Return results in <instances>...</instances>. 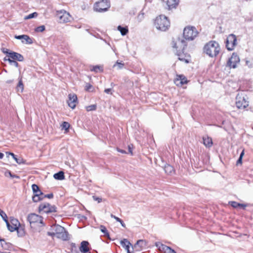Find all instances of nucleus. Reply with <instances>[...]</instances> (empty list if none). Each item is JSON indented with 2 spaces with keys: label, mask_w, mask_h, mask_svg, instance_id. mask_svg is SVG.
Listing matches in <instances>:
<instances>
[{
  "label": "nucleus",
  "mask_w": 253,
  "mask_h": 253,
  "mask_svg": "<svg viewBox=\"0 0 253 253\" xmlns=\"http://www.w3.org/2000/svg\"><path fill=\"white\" fill-rule=\"evenodd\" d=\"M178 59H179L180 60H183V59L182 58H180V57H179Z\"/></svg>",
  "instance_id": "61"
},
{
  "label": "nucleus",
  "mask_w": 253,
  "mask_h": 253,
  "mask_svg": "<svg viewBox=\"0 0 253 253\" xmlns=\"http://www.w3.org/2000/svg\"><path fill=\"white\" fill-rule=\"evenodd\" d=\"M92 87V85L89 84H87L85 86V89L87 91H89L90 88Z\"/></svg>",
  "instance_id": "49"
},
{
  "label": "nucleus",
  "mask_w": 253,
  "mask_h": 253,
  "mask_svg": "<svg viewBox=\"0 0 253 253\" xmlns=\"http://www.w3.org/2000/svg\"><path fill=\"white\" fill-rule=\"evenodd\" d=\"M220 49L218 43L214 41L209 42L205 45L204 48V52L211 57L216 56Z\"/></svg>",
  "instance_id": "1"
},
{
  "label": "nucleus",
  "mask_w": 253,
  "mask_h": 253,
  "mask_svg": "<svg viewBox=\"0 0 253 253\" xmlns=\"http://www.w3.org/2000/svg\"><path fill=\"white\" fill-rule=\"evenodd\" d=\"M0 241L2 247L3 248H9L11 246L10 244L6 243L3 239H0Z\"/></svg>",
  "instance_id": "32"
},
{
  "label": "nucleus",
  "mask_w": 253,
  "mask_h": 253,
  "mask_svg": "<svg viewBox=\"0 0 253 253\" xmlns=\"http://www.w3.org/2000/svg\"><path fill=\"white\" fill-rule=\"evenodd\" d=\"M244 155V150H243L241 153L240 154V158H243V156Z\"/></svg>",
  "instance_id": "56"
},
{
  "label": "nucleus",
  "mask_w": 253,
  "mask_h": 253,
  "mask_svg": "<svg viewBox=\"0 0 253 253\" xmlns=\"http://www.w3.org/2000/svg\"><path fill=\"white\" fill-rule=\"evenodd\" d=\"M45 30V27L43 25L40 26L36 28V31L37 32H42Z\"/></svg>",
  "instance_id": "38"
},
{
  "label": "nucleus",
  "mask_w": 253,
  "mask_h": 253,
  "mask_svg": "<svg viewBox=\"0 0 253 253\" xmlns=\"http://www.w3.org/2000/svg\"><path fill=\"white\" fill-rule=\"evenodd\" d=\"M240 206H239V207H240L243 209H245V208L247 207V205H245V204H240Z\"/></svg>",
  "instance_id": "53"
},
{
  "label": "nucleus",
  "mask_w": 253,
  "mask_h": 253,
  "mask_svg": "<svg viewBox=\"0 0 253 253\" xmlns=\"http://www.w3.org/2000/svg\"><path fill=\"white\" fill-rule=\"evenodd\" d=\"M155 25L157 29L166 31L169 27L170 22L166 16L160 15L156 18Z\"/></svg>",
  "instance_id": "2"
},
{
  "label": "nucleus",
  "mask_w": 253,
  "mask_h": 253,
  "mask_svg": "<svg viewBox=\"0 0 253 253\" xmlns=\"http://www.w3.org/2000/svg\"><path fill=\"white\" fill-rule=\"evenodd\" d=\"M179 3V0H168L167 4L169 10L175 8Z\"/></svg>",
  "instance_id": "21"
},
{
  "label": "nucleus",
  "mask_w": 253,
  "mask_h": 253,
  "mask_svg": "<svg viewBox=\"0 0 253 253\" xmlns=\"http://www.w3.org/2000/svg\"><path fill=\"white\" fill-rule=\"evenodd\" d=\"M91 71H94L95 72H98V71L102 72L103 71V68L101 66L96 65L93 66L92 68L90 69Z\"/></svg>",
  "instance_id": "28"
},
{
  "label": "nucleus",
  "mask_w": 253,
  "mask_h": 253,
  "mask_svg": "<svg viewBox=\"0 0 253 253\" xmlns=\"http://www.w3.org/2000/svg\"><path fill=\"white\" fill-rule=\"evenodd\" d=\"M246 63H247V64H248V61H247Z\"/></svg>",
  "instance_id": "64"
},
{
  "label": "nucleus",
  "mask_w": 253,
  "mask_h": 253,
  "mask_svg": "<svg viewBox=\"0 0 253 253\" xmlns=\"http://www.w3.org/2000/svg\"><path fill=\"white\" fill-rule=\"evenodd\" d=\"M117 151L122 154H126V151L124 150H122V149H121L120 148H117Z\"/></svg>",
  "instance_id": "50"
},
{
  "label": "nucleus",
  "mask_w": 253,
  "mask_h": 253,
  "mask_svg": "<svg viewBox=\"0 0 253 253\" xmlns=\"http://www.w3.org/2000/svg\"><path fill=\"white\" fill-rule=\"evenodd\" d=\"M4 61L8 60V59H7V58H6V57H5V58H4Z\"/></svg>",
  "instance_id": "60"
},
{
  "label": "nucleus",
  "mask_w": 253,
  "mask_h": 253,
  "mask_svg": "<svg viewBox=\"0 0 253 253\" xmlns=\"http://www.w3.org/2000/svg\"><path fill=\"white\" fill-rule=\"evenodd\" d=\"M56 16L60 23H67L70 21L71 16L70 14L65 10L57 11Z\"/></svg>",
  "instance_id": "7"
},
{
  "label": "nucleus",
  "mask_w": 253,
  "mask_h": 253,
  "mask_svg": "<svg viewBox=\"0 0 253 253\" xmlns=\"http://www.w3.org/2000/svg\"><path fill=\"white\" fill-rule=\"evenodd\" d=\"M47 235H49V236H56V234H55V232H47Z\"/></svg>",
  "instance_id": "51"
},
{
  "label": "nucleus",
  "mask_w": 253,
  "mask_h": 253,
  "mask_svg": "<svg viewBox=\"0 0 253 253\" xmlns=\"http://www.w3.org/2000/svg\"><path fill=\"white\" fill-rule=\"evenodd\" d=\"M203 143L204 145L208 148H210L212 145V141L211 137L209 136H204L203 137Z\"/></svg>",
  "instance_id": "22"
},
{
  "label": "nucleus",
  "mask_w": 253,
  "mask_h": 253,
  "mask_svg": "<svg viewBox=\"0 0 253 253\" xmlns=\"http://www.w3.org/2000/svg\"><path fill=\"white\" fill-rule=\"evenodd\" d=\"M116 66H118L119 69H121L123 68L124 64L120 62H117L114 65V67H115Z\"/></svg>",
  "instance_id": "41"
},
{
  "label": "nucleus",
  "mask_w": 253,
  "mask_h": 253,
  "mask_svg": "<svg viewBox=\"0 0 253 253\" xmlns=\"http://www.w3.org/2000/svg\"><path fill=\"white\" fill-rule=\"evenodd\" d=\"M43 193L39 190L37 191L36 193H34V195L33 196V201L34 202H38L43 199Z\"/></svg>",
  "instance_id": "19"
},
{
  "label": "nucleus",
  "mask_w": 253,
  "mask_h": 253,
  "mask_svg": "<svg viewBox=\"0 0 253 253\" xmlns=\"http://www.w3.org/2000/svg\"><path fill=\"white\" fill-rule=\"evenodd\" d=\"M117 29L120 32L122 36H125L128 32V30L127 27H123L121 26H119Z\"/></svg>",
  "instance_id": "25"
},
{
  "label": "nucleus",
  "mask_w": 253,
  "mask_h": 253,
  "mask_svg": "<svg viewBox=\"0 0 253 253\" xmlns=\"http://www.w3.org/2000/svg\"><path fill=\"white\" fill-rule=\"evenodd\" d=\"M164 170L166 173L171 174L173 172V168L169 165H167L164 167Z\"/></svg>",
  "instance_id": "26"
},
{
  "label": "nucleus",
  "mask_w": 253,
  "mask_h": 253,
  "mask_svg": "<svg viewBox=\"0 0 253 253\" xmlns=\"http://www.w3.org/2000/svg\"><path fill=\"white\" fill-rule=\"evenodd\" d=\"M54 230L57 238L64 241L69 239L68 233L63 227L59 225H56L54 227Z\"/></svg>",
  "instance_id": "5"
},
{
  "label": "nucleus",
  "mask_w": 253,
  "mask_h": 253,
  "mask_svg": "<svg viewBox=\"0 0 253 253\" xmlns=\"http://www.w3.org/2000/svg\"><path fill=\"white\" fill-rule=\"evenodd\" d=\"M38 16V13L37 12H34L29 14L28 16L25 17V19H29L33 18L36 17Z\"/></svg>",
  "instance_id": "33"
},
{
  "label": "nucleus",
  "mask_w": 253,
  "mask_h": 253,
  "mask_svg": "<svg viewBox=\"0 0 253 253\" xmlns=\"http://www.w3.org/2000/svg\"><path fill=\"white\" fill-rule=\"evenodd\" d=\"M8 57L9 58H11L13 60H17L19 61H22L24 60V57L21 54L14 51H10L9 53Z\"/></svg>",
  "instance_id": "18"
},
{
  "label": "nucleus",
  "mask_w": 253,
  "mask_h": 253,
  "mask_svg": "<svg viewBox=\"0 0 253 253\" xmlns=\"http://www.w3.org/2000/svg\"><path fill=\"white\" fill-rule=\"evenodd\" d=\"M4 175L6 177L10 176L11 178H14V177L17 178H19L18 176H17L16 175L12 174L11 173V172L10 171H9V170H6L4 172Z\"/></svg>",
  "instance_id": "31"
},
{
  "label": "nucleus",
  "mask_w": 253,
  "mask_h": 253,
  "mask_svg": "<svg viewBox=\"0 0 253 253\" xmlns=\"http://www.w3.org/2000/svg\"><path fill=\"white\" fill-rule=\"evenodd\" d=\"M69 100L68 101V105L71 108L74 109L77 102V96L75 94H70L69 95Z\"/></svg>",
  "instance_id": "16"
},
{
  "label": "nucleus",
  "mask_w": 253,
  "mask_h": 253,
  "mask_svg": "<svg viewBox=\"0 0 253 253\" xmlns=\"http://www.w3.org/2000/svg\"><path fill=\"white\" fill-rule=\"evenodd\" d=\"M110 7L109 0H102L95 3L94 7L95 11L102 12L107 11Z\"/></svg>",
  "instance_id": "6"
},
{
  "label": "nucleus",
  "mask_w": 253,
  "mask_h": 253,
  "mask_svg": "<svg viewBox=\"0 0 253 253\" xmlns=\"http://www.w3.org/2000/svg\"><path fill=\"white\" fill-rule=\"evenodd\" d=\"M184 60L186 62H188L187 60Z\"/></svg>",
  "instance_id": "63"
},
{
  "label": "nucleus",
  "mask_w": 253,
  "mask_h": 253,
  "mask_svg": "<svg viewBox=\"0 0 253 253\" xmlns=\"http://www.w3.org/2000/svg\"><path fill=\"white\" fill-rule=\"evenodd\" d=\"M100 230L102 233H103L105 234V235L109 236V234L107 232V230L104 226L101 225L100 226Z\"/></svg>",
  "instance_id": "37"
},
{
  "label": "nucleus",
  "mask_w": 253,
  "mask_h": 253,
  "mask_svg": "<svg viewBox=\"0 0 253 253\" xmlns=\"http://www.w3.org/2000/svg\"><path fill=\"white\" fill-rule=\"evenodd\" d=\"M96 109V105H91L86 107V109L87 111H91L95 110Z\"/></svg>",
  "instance_id": "36"
},
{
  "label": "nucleus",
  "mask_w": 253,
  "mask_h": 253,
  "mask_svg": "<svg viewBox=\"0 0 253 253\" xmlns=\"http://www.w3.org/2000/svg\"><path fill=\"white\" fill-rule=\"evenodd\" d=\"M27 219L31 226L33 224L35 223H40L42 225H43L42 217L35 213L30 214L28 215Z\"/></svg>",
  "instance_id": "9"
},
{
  "label": "nucleus",
  "mask_w": 253,
  "mask_h": 253,
  "mask_svg": "<svg viewBox=\"0 0 253 253\" xmlns=\"http://www.w3.org/2000/svg\"><path fill=\"white\" fill-rule=\"evenodd\" d=\"M3 253H10L9 252H3Z\"/></svg>",
  "instance_id": "62"
},
{
  "label": "nucleus",
  "mask_w": 253,
  "mask_h": 253,
  "mask_svg": "<svg viewBox=\"0 0 253 253\" xmlns=\"http://www.w3.org/2000/svg\"><path fill=\"white\" fill-rule=\"evenodd\" d=\"M89 243L87 241H83L81 243L80 251L83 253H86L89 251L88 245Z\"/></svg>",
  "instance_id": "20"
},
{
  "label": "nucleus",
  "mask_w": 253,
  "mask_h": 253,
  "mask_svg": "<svg viewBox=\"0 0 253 253\" xmlns=\"http://www.w3.org/2000/svg\"><path fill=\"white\" fill-rule=\"evenodd\" d=\"M155 246L160 252L164 253H176L175 251L170 247H168L160 242H156Z\"/></svg>",
  "instance_id": "12"
},
{
  "label": "nucleus",
  "mask_w": 253,
  "mask_h": 253,
  "mask_svg": "<svg viewBox=\"0 0 253 253\" xmlns=\"http://www.w3.org/2000/svg\"><path fill=\"white\" fill-rule=\"evenodd\" d=\"M239 57L236 53H233L231 57L228 59L227 65L230 68H236L237 67V64H239Z\"/></svg>",
  "instance_id": "10"
},
{
  "label": "nucleus",
  "mask_w": 253,
  "mask_h": 253,
  "mask_svg": "<svg viewBox=\"0 0 253 253\" xmlns=\"http://www.w3.org/2000/svg\"><path fill=\"white\" fill-rule=\"evenodd\" d=\"M0 215L3 219V220L5 222L6 224L7 223L8 219H7V216L6 214L5 213V212L1 210H0Z\"/></svg>",
  "instance_id": "29"
},
{
  "label": "nucleus",
  "mask_w": 253,
  "mask_h": 253,
  "mask_svg": "<svg viewBox=\"0 0 253 253\" xmlns=\"http://www.w3.org/2000/svg\"><path fill=\"white\" fill-rule=\"evenodd\" d=\"M242 158L239 157L238 160L237 161V165H238L239 164H242Z\"/></svg>",
  "instance_id": "52"
},
{
  "label": "nucleus",
  "mask_w": 253,
  "mask_h": 253,
  "mask_svg": "<svg viewBox=\"0 0 253 253\" xmlns=\"http://www.w3.org/2000/svg\"><path fill=\"white\" fill-rule=\"evenodd\" d=\"M17 89L18 91L20 90L21 92H22L24 89V85L22 81V79L21 78L18 82V84L17 86Z\"/></svg>",
  "instance_id": "27"
},
{
  "label": "nucleus",
  "mask_w": 253,
  "mask_h": 253,
  "mask_svg": "<svg viewBox=\"0 0 253 253\" xmlns=\"http://www.w3.org/2000/svg\"><path fill=\"white\" fill-rule=\"evenodd\" d=\"M32 190L33 193H36L37 191H38L40 190L39 186L36 184H33L32 186Z\"/></svg>",
  "instance_id": "39"
},
{
  "label": "nucleus",
  "mask_w": 253,
  "mask_h": 253,
  "mask_svg": "<svg viewBox=\"0 0 253 253\" xmlns=\"http://www.w3.org/2000/svg\"><path fill=\"white\" fill-rule=\"evenodd\" d=\"M229 204H230L232 207H233L234 208H237L239 207V206H240L239 203H238L237 202L235 201L229 202Z\"/></svg>",
  "instance_id": "35"
},
{
  "label": "nucleus",
  "mask_w": 253,
  "mask_h": 253,
  "mask_svg": "<svg viewBox=\"0 0 253 253\" xmlns=\"http://www.w3.org/2000/svg\"><path fill=\"white\" fill-rule=\"evenodd\" d=\"M111 217L112 218H114L118 222H121V219H120V218L116 216L115 215H113V214H111Z\"/></svg>",
  "instance_id": "46"
},
{
  "label": "nucleus",
  "mask_w": 253,
  "mask_h": 253,
  "mask_svg": "<svg viewBox=\"0 0 253 253\" xmlns=\"http://www.w3.org/2000/svg\"><path fill=\"white\" fill-rule=\"evenodd\" d=\"M6 154H8L9 155H10L11 156H12L13 159H15V157H16V156L13 153H10V152L8 153V152H7Z\"/></svg>",
  "instance_id": "54"
},
{
  "label": "nucleus",
  "mask_w": 253,
  "mask_h": 253,
  "mask_svg": "<svg viewBox=\"0 0 253 253\" xmlns=\"http://www.w3.org/2000/svg\"><path fill=\"white\" fill-rule=\"evenodd\" d=\"M2 52L4 53H5L7 55V56H8L9 55V53H10V52H9V50L7 48H3L2 49Z\"/></svg>",
  "instance_id": "47"
},
{
  "label": "nucleus",
  "mask_w": 253,
  "mask_h": 253,
  "mask_svg": "<svg viewBox=\"0 0 253 253\" xmlns=\"http://www.w3.org/2000/svg\"><path fill=\"white\" fill-rule=\"evenodd\" d=\"M120 243L122 246L125 248V249L127 250L128 253H129V245H131L130 242L127 239H125L123 240H122Z\"/></svg>",
  "instance_id": "23"
},
{
  "label": "nucleus",
  "mask_w": 253,
  "mask_h": 253,
  "mask_svg": "<svg viewBox=\"0 0 253 253\" xmlns=\"http://www.w3.org/2000/svg\"><path fill=\"white\" fill-rule=\"evenodd\" d=\"M15 161L17 163H18V164H21L22 163H23V159H21V158H17V157H15V159H14Z\"/></svg>",
  "instance_id": "42"
},
{
  "label": "nucleus",
  "mask_w": 253,
  "mask_h": 253,
  "mask_svg": "<svg viewBox=\"0 0 253 253\" xmlns=\"http://www.w3.org/2000/svg\"><path fill=\"white\" fill-rule=\"evenodd\" d=\"M3 154L2 153H0V159H2L3 157Z\"/></svg>",
  "instance_id": "57"
},
{
  "label": "nucleus",
  "mask_w": 253,
  "mask_h": 253,
  "mask_svg": "<svg viewBox=\"0 0 253 253\" xmlns=\"http://www.w3.org/2000/svg\"><path fill=\"white\" fill-rule=\"evenodd\" d=\"M56 209L55 206H51L47 203L41 204L39 207L40 212L42 211L46 213L56 212Z\"/></svg>",
  "instance_id": "8"
},
{
  "label": "nucleus",
  "mask_w": 253,
  "mask_h": 253,
  "mask_svg": "<svg viewBox=\"0 0 253 253\" xmlns=\"http://www.w3.org/2000/svg\"><path fill=\"white\" fill-rule=\"evenodd\" d=\"M236 105L239 109H245L249 106L248 98L245 92L238 93L236 97Z\"/></svg>",
  "instance_id": "3"
},
{
  "label": "nucleus",
  "mask_w": 253,
  "mask_h": 253,
  "mask_svg": "<svg viewBox=\"0 0 253 253\" xmlns=\"http://www.w3.org/2000/svg\"><path fill=\"white\" fill-rule=\"evenodd\" d=\"M17 234L18 236L22 237L25 235V231L22 227H18V228L16 229Z\"/></svg>",
  "instance_id": "30"
},
{
  "label": "nucleus",
  "mask_w": 253,
  "mask_h": 253,
  "mask_svg": "<svg viewBox=\"0 0 253 253\" xmlns=\"http://www.w3.org/2000/svg\"><path fill=\"white\" fill-rule=\"evenodd\" d=\"M122 226L124 227H125L126 225H125V224L124 223V222H123V221L121 219V222H119Z\"/></svg>",
  "instance_id": "55"
},
{
  "label": "nucleus",
  "mask_w": 253,
  "mask_h": 253,
  "mask_svg": "<svg viewBox=\"0 0 253 253\" xmlns=\"http://www.w3.org/2000/svg\"><path fill=\"white\" fill-rule=\"evenodd\" d=\"M61 126H62L63 129H64L65 130H67L69 128L70 125H69V124L68 123H67L66 122H64L62 123V124L61 125Z\"/></svg>",
  "instance_id": "34"
},
{
  "label": "nucleus",
  "mask_w": 253,
  "mask_h": 253,
  "mask_svg": "<svg viewBox=\"0 0 253 253\" xmlns=\"http://www.w3.org/2000/svg\"><path fill=\"white\" fill-rule=\"evenodd\" d=\"M15 38L18 40H22L23 43L31 44L33 43V40L28 36L26 35L15 36Z\"/></svg>",
  "instance_id": "17"
},
{
  "label": "nucleus",
  "mask_w": 253,
  "mask_h": 253,
  "mask_svg": "<svg viewBox=\"0 0 253 253\" xmlns=\"http://www.w3.org/2000/svg\"><path fill=\"white\" fill-rule=\"evenodd\" d=\"M8 62H9V63L10 64L13 65L15 67H18V63L16 61H14L13 60H12V59H11L10 58L8 59Z\"/></svg>",
  "instance_id": "40"
},
{
  "label": "nucleus",
  "mask_w": 253,
  "mask_h": 253,
  "mask_svg": "<svg viewBox=\"0 0 253 253\" xmlns=\"http://www.w3.org/2000/svg\"><path fill=\"white\" fill-rule=\"evenodd\" d=\"M237 39L233 34L230 35L226 40V47L228 50H232L236 45Z\"/></svg>",
  "instance_id": "11"
},
{
  "label": "nucleus",
  "mask_w": 253,
  "mask_h": 253,
  "mask_svg": "<svg viewBox=\"0 0 253 253\" xmlns=\"http://www.w3.org/2000/svg\"><path fill=\"white\" fill-rule=\"evenodd\" d=\"M187 83L186 78L182 75H177L176 78L174 80V83L177 86H181Z\"/></svg>",
  "instance_id": "15"
},
{
  "label": "nucleus",
  "mask_w": 253,
  "mask_h": 253,
  "mask_svg": "<svg viewBox=\"0 0 253 253\" xmlns=\"http://www.w3.org/2000/svg\"><path fill=\"white\" fill-rule=\"evenodd\" d=\"M111 91V88H107L104 90V92L107 94H112Z\"/></svg>",
  "instance_id": "48"
},
{
  "label": "nucleus",
  "mask_w": 253,
  "mask_h": 253,
  "mask_svg": "<svg viewBox=\"0 0 253 253\" xmlns=\"http://www.w3.org/2000/svg\"><path fill=\"white\" fill-rule=\"evenodd\" d=\"M53 177L57 180H63L64 179V173L63 171H60L53 175Z\"/></svg>",
  "instance_id": "24"
},
{
  "label": "nucleus",
  "mask_w": 253,
  "mask_h": 253,
  "mask_svg": "<svg viewBox=\"0 0 253 253\" xmlns=\"http://www.w3.org/2000/svg\"><path fill=\"white\" fill-rule=\"evenodd\" d=\"M10 222L11 224L8 221L6 223L8 229L11 232L15 231L20 225L19 221L16 219L12 218L11 219Z\"/></svg>",
  "instance_id": "13"
},
{
  "label": "nucleus",
  "mask_w": 253,
  "mask_h": 253,
  "mask_svg": "<svg viewBox=\"0 0 253 253\" xmlns=\"http://www.w3.org/2000/svg\"><path fill=\"white\" fill-rule=\"evenodd\" d=\"M53 197V195L52 193H50V194H46V195H44L43 194V199L44 198H49V199H51V198H52Z\"/></svg>",
  "instance_id": "43"
},
{
  "label": "nucleus",
  "mask_w": 253,
  "mask_h": 253,
  "mask_svg": "<svg viewBox=\"0 0 253 253\" xmlns=\"http://www.w3.org/2000/svg\"><path fill=\"white\" fill-rule=\"evenodd\" d=\"M92 198L94 201H97L98 203L102 202V199L99 197H97L95 196H92Z\"/></svg>",
  "instance_id": "44"
},
{
  "label": "nucleus",
  "mask_w": 253,
  "mask_h": 253,
  "mask_svg": "<svg viewBox=\"0 0 253 253\" xmlns=\"http://www.w3.org/2000/svg\"><path fill=\"white\" fill-rule=\"evenodd\" d=\"M198 32L195 27L188 26L183 30V37L186 40L192 41L198 35Z\"/></svg>",
  "instance_id": "4"
},
{
  "label": "nucleus",
  "mask_w": 253,
  "mask_h": 253,
  "mask_svg": "<svg viewBox=\"0 0 253 253\" xmlns=\"http://www.w3.org/2000/svg\"><path fill=\"white\" fill-rule=\"evenodd\" d=\"M12 81H8L6 82V83H12Z\"/></svg>",
  "instance_id": "59"
},
{
  "label": "nucleus",
  "mask_w": 253,
  "mask_h": 253,
  "mask_svg": "<svg viewBox=\"0 0 253 253\" xmlns=\"http://www.w3.org/2000/svg\"><path fill=\"white\" fill-rule=\"evenodd\" d=\"M132 149H133V146L132 145H129L128 146V152L131 155H133V153H132Z\"/></svg>",
  "instance_id": "45"
},
{
  "label": "nucleus",
  "mask_w": 253,
  "mask_h": 253,
  "mask_svg": "<svg viewBox=\"0 0 253 253\" xmlns=\"http://www.w3.org/2000/svg\"><path fill=\"white\" fill-rule=\"evenodd\" d=\"M147 245V243L146 241L143 240H139L137 241L136 244L134 245V248L136 251H140L145 249Z\"/></svg>",
  "instance_id": "14"
},
{
  "label": "nucleus",
  "mask_w": 253,
  "mask_h": 253,
  "mask_svg": "<svg viewBox=\"0 0 253 253\" xmlns=\"http://www.w3.org/2000/svg\"><path fill=\"white\" fill-rule=\"evenodd\" d=\"M172 47L173 48H177V46H176V43H174L172 45Z\"/></svg>",
  "instance_id": "58"
}]
</instances>
